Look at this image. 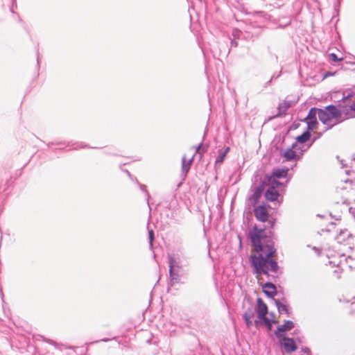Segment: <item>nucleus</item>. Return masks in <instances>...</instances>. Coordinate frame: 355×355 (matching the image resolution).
Returning <instances> with one entry per match:
<instances>
[{
	"mask_svg": "<svg viewBox=\"0 0 355 355\" xmlns=\"http://www.w3.org/2000/svg\"><path fill=\"white\" fill-rule=\"evenodd\" d=\"M281 344L287 352H294L297 349L295 341L292 338H284Z\"/></svg>",
	"mask_w": 355,
	"mask_h": 355,
	"instance_id": "6e6552de",
	"label": "nucleus"
},
{
	"mask_svg": "<svg viewBox=\"0 0 355 355\" xmlns=\"http://www.w3.org/2000/svg\"><path fill=\"white\" fill-rule=\"evenodd\" d=\"M345 174L352 178H355V164L350 166L348 169H346Z\"/></svg>",
	"mask_w": 355,
	"mask_h": 355,
	"instance_id": "6ab92c4d",
	"label": "nucleus"
},
{
	"mask_svg": "<svg viewBox=\"0 0 355 355\" xmlns=\"http://www.w3.org/2000/svg\"><path fill=\"white\" fill-rule=\"evenodd\" d=\"M307 124V130L312 131L317 128L318 127V121L317 119H305Z\"/></svg>",
	"mask_w": 355,
	"mask_h": 355,
	"instance_id": "2eb2a0df",
	"label": "nucleus"
},
{
	"mask_svg": "<svg viewBox=\"0 0 355 355\" xmlns=\"http://www.w3.org/2000/svg\"><path fill=\"white\" fill-rule=\"evenodd\" d=\"M200 147L201 144L196 147L195 150H188L183 155L182 162V170L183 175L186 176L187 175V173L189 171L190 166L193 162L195 153L199 151Z\"/></svg>",
	"mask_w": 355,
	"mask_h": 355,
	"instance_id": "20e7f679",
	"label": "nucleus"
},
{
	"mask_svg": "<svg viewBox=\"0 0 355 355\" xmlns=\"http://www.w3.org/2000/svg\"><path fill=\"white\" fill-rule=\"evenodd\" d=\"M270 227H273L275 222L274 221H270Z\"/></svg>",
	"mask_w": 355,
	"mask_h": 355,
	"instance_id": "393cba45",
	"label": "nucleus"
},
{
	"mask_svg": "<svg viewBox=\"0 0 355 355\" xmlns=\"http://www.w3.org/2000/svg\"><path fill=\"white\" fill-rule=\"evenodd\" d=\"M318 110L319 109H317L315 107L311 108L309 112L308 116L306 117L305 119H316V114H318Z\"/></svg>",
	"mask_w": 355,
	"mask_h": 355,
	"instance_id": "f3484780",
	"label": "nucleus"
},
{
	"mask_svg": "<svg viewBox=\"0 0 355 355\" xmlns=\"http://www.w3.org/2000/svg\"><path fill=\"white\" fill-rule=\"evenodd\" d=\"M311 138V133L309 131H306L301 135H299L296 137V141L299 143L304 144L308 141Z\"/></svg>",
	"mask_w": 355,
	"mask_h": 355,
	"instance_id": "ddd939ff",
	"label": "nucleus"
},
{
	"mask_svg": "<svg viewBox=\"0 0 355 355\" xmlns=\"http://www.w3.org/2000/svg\"><path fill=\"white\" fill-rule=\"evenodd\" d=\"M256 218L261 222H266L268 219V207L264 205H259L254 209Z\"/></svg>",
	"mask_w": 355,
	"mask_h": 355,
	"instance_id": "39448f33",
	"label": "nucleus"
},
{
	"mask_svg": "<svg viewBox=\"0 0 355 355\" xmlns=\"http://www.w3.org/2000/svg\"><path fill=\"white\" fill-rule=\"evenodd\" d=\"M304 150L297 144H293L291 148H287L282 154V157L286 161H298L304 154Z\"/></svg>",
	"mask_w": 355,
	"mask_h": 355,
	"instance_id": "7ed1b4c3",
	"label": "nucleus"
},
{
	"mask_svg": "<svg viewBox=\"0 0 355 355\" xmlns=\"http://www.w3.org/2000/svg\"><path fill=\"white\" fill-rule=\"evenodd\" d=\"M265 324L268 327V329L270 331L272 329V323H277V319L275 313L270 312L265 316V318L262 320Z\"/></svg>",
	"mask_w": 355,
	"mask_h": 355,
	"instance_id": "1a4fd4ad",
	"label": "nucleus"
},
{
	"mask_svg": "<svg viewBox=\"0 0 355 355\" xmlns=\"http://www.w3.org/2000/svg\"><path fill=\"white\" fill-rule=\"evenodd\" d=\"M268 314V307L264 302L259 298L257 300V315L259 320H262Z\"/></svg>",
	"mask_w": 355,
	"mask_h": 355,
	"instance_id": "423d86ee",
	"label": "nucleus"
},
{
	"mask_svg": "<svg viewBox=\"0 0 355 355\" xmlns=\"http://www.w3.org/2000/svg\"><path fill=\"white\" fill-rule=\"evenodd\" d=\"M254 317V313L250 312H245L243 315L244 320L245 323L248 327H251L252 324V318Z\"/></svg>",
	"mask_w": 355,
	"mask_h": 355,
	"instance_id": "dca6fc26",
	"label": "nucleus"
},
{
	"mask_svg": "<svg viewBox=\"0 0 355 355\" xmlns=\"http://www.w3.org/2000/svg\"><path fill=\"white\" fill-rule=\"evenodd\" d=\"M294 327V324L291 320L286 321L283 324L277 327V331H275V334L277 337L280 338L282 336V333L289 331Z\"/></svg>",
	"mask_w": 355,
	"mask_h": 355,
	"instance_id": "0eeeda50",
	"label": "nucleus"
},
{
	"mask_svg": "<svg viewBox=\"0 0 355 355\" xmlns=\"http://www.w3.org/2000/svg\"><path fill=\"white\" fill-rule=\"evenodd\" d=\"M276 305L277 306V309H278V311L279 313L284 312L286 314L288 313V307L286 305L283 304L277 301L276 302Z\"/></svg>",
	"mask_w": 355,
	"mask_h": 355,
	"instance_id": "a211bd4d",
	"label": "nucleus"
},
{
	"mask_svg": "<svg viewBox=\"0 0 355 355\" xmlns=\"http://www.w3.org/2000/svg\"><path fill=\"white\" fill-rule=\"evenodd\" d=\"M170 275L172 278V279H178V274L175 273L173 271V266L172 261H170Z\"/></svg>",
	"mask_w": 355,
	"mask_h": 355,
	"instance_id": "412c9836",
	"label": "nucleus"
},
{
	"mask_svg": "<svg viewBox=\"0 0 355 355\" xmlns=\"http://www.w3.org/2000/svg\"><path fill=\"white\" fill-rule=\"evenodd\" d=\"M229 150V148H227L224 152H221L218 157H217L216 162L217 163H221L223 162L225 157L226 156V154L227 153Z\"/></svg>",
	"mask_w": 355,
	"mask_h": 355,
	"instance_id": "aec40b11",
	"label": "nucleus"
},
{
	"mask_svg": "<svg viewBox=\"0 0 355 355\" xmlns=\"http://www.w3.org/2000/svg\"><path fill=\"white\" fill-rule=\"evenodd\" d=\"M263 291L266 295L269 297H273L277 292L275 285L268 282L263 285Z\"/></svg>",
	"mask_w": 355,
	"mask_h": 355,
	"instance_id": "9b49d317",
	"label": "nucleus"
},
{
	"mask_svg": "<svg viewBox=\"0 0 355 355\" xmlns=\"http://www.w3.org/2000/svg\"><path fill=\"white\" fill-rule=\"evenodd\" d=\"M341 116V112L334 105H329L324 109L318 110V118L324 124H328L332 119H338Z\"/></svg>",
	"mask_w": 355,
	"mask_h": 355,
	"instance_id": "f03ea898",
	"label": "nucleus"
},
{
	"mask_svg": "<svg viewBox=\"0 0 355 355\" xmlns=\"http://www.w3.org/2000/svg\"><path fill=\"white\" fill-rule=\"evenodd\" d=\"M329 58H330L331 60L333 62L342 61L343 60L342 58H338L335 53H331L329 55Z\"/></svg>",
	"mask_w": 355,
	"mask_h": 355,
	"instance_id": "4be33fe9",
	"label": "nucleus"
},
{
	"mask_svg": "<svg viewBox=\"0 0 355 355\" xmlns=\"http://www.w3.org/2000/svg\"><path fill=\"white\" fill-rule=\"evenodd\" d=\"M252 249L250 261L256 277L259 281L263 275L269 276L277 272L279 266L276 261L277 250L270 236L265 235L264 230L254 227L250 234Z\"/></svg>",
	"mask_w": 355,
	"mask_h": 355,
	"instance_id": "f257e3e1",
	"label": "nucleus"
},
{
	"mask_svg": "<svg viewBox=\"0 0 355 355\" xmlns=\"http://www.w3.org/2000/svg\"><path fill=\"white\" fill-rule=\"evenodd\" d=\"M266 198L269 201H275L278 199L279 194L275 187H270L266 192Z\"/></svg>",
	"mask_w": 355,
	"mask_h": 355,
	"instance_id": "9d476101",
	"label": "nucleus"
},
{
	"mask_svg": "<svg viewBox=\"0 0 355 355\" xmlns=\"http://www.w3.org/2000/svg\"><path fill=\"white\" fill-rule=\"evenodd\" d=\"M350 108L355 112V101L350 105Z\"/></svg>",
	"mask_w": 355,
	"mask_h": 355,
	"instance_id": "b1692460",
	"label": "nucleus"
},
{
	"mask_svg": "<svg viewBox=\"0 0 355 355\" xmlns=\"http://www.w3.org/2000/svg\"><path fill=\"white\" fill-rule=\"evenodd\" d=\"M153 236H154L153 231V230L149 231V239H150V243H151V244H152V243H153Z\"/></svg>",
	"mask_w": 355,
	"mask_h": 355,
	"instance_id": "5701e85b",
	"label": "nucleus"
},
{
	"mask_svg": "<svg viewBox=\"0 0 355 355\" xmlns=\"http://www.w3.org/2000/svg\"><path fill=\"white\" fill-rule=\"evenodd\" d=\"M263 187L261 186L257 189V190L254 191V194L252 195V198H250V200L253 201V204L255 205L260 197L261 196L262 192H263Z\"/></svg>",
	"mask_w": 355,
	"mask_h": 355,
	"instance_id": "4468645a",
	"label": "nucleus"
},
{
	"mask_svg": "<svg viewBox=\"0 0 355 355\" xmlns=\"http://www.w3.org/2000/svg\"><path fill=\"white\" fill-rule=\"evenodd\" d=\"M288 168H283L274 171L272 178H286L288 175Z\"/></svg>",
	"mask_w": 355,
	"mask_h": 355,
	"instance_id": "f8f14e48",
	"label": "nucleus"
}]
</instances>
